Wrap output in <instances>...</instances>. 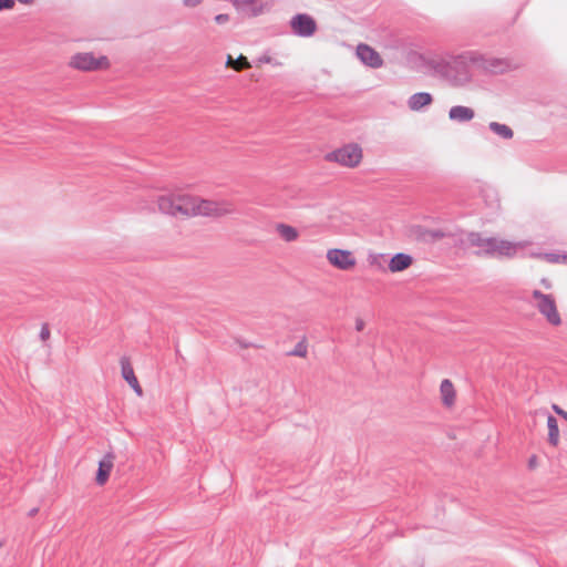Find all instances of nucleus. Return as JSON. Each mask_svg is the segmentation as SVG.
<instances>
[{
	"instance_id": "obj_1",
	"label": "nucleus",
	"mask_w": 567,
	"mask_h": 567,
	"mask_svg": "<svg viewBox=\"0 0 567 567\" xmlns=\"http://www.w3.org/2000/svg\"><path fill=\"white\" fill-rule=\"evenodd\" d=\"M158 209L172 216L221 217L235 213V206L228 200H208L190 195L159 196Z\"/></svg>"
},
{
	"instance_id": "obj_2",
	"label": "nucleus",
	"mask_w": 567,
	"mask_h": 567,
	"mask_svg": "<svg viewBox=\"0 0 567 567\" xmlns=\"http://www.w3.org/2000/svg\"><path fill=\"white\" fill-rule=\"evenodd\" d=\"M461 245L464 247H477L475 252L477 256H486L492 258L514 257L519 248L523 246L518 243H513L496 237H484L481 233H467L464 239H461Z\"/></svg>"
},
{
	"instance_id": "obj_3",
	"label": "nucleus",
	"mask_w": 567,
	"mask_h": 567,
	"mask_svg": "<svg viewBox=\"0 0 567 567\" xmlns=\"http://www.w3.org/2000/svg\"><path fill=\"white\" fill-rule=\"evenodd\" d=\"M473 52L440 60L433 63V70L453 86H464L472 80L471 66Z\"/></svg>"
},
{
	"instance_id": "obj_4",
	"label": "nucleus",
	"mask_w": 567,
	"mask_h": 567,
	"mask_svg": "<svg viewBox=\"0 0 567 567\" xmlns=\"http://www.w3.org/2000/svg\"><path fill=\"white\" fill-rule=\"evenodd\" d=\"M533 298L537 300L536 307L538 311L546 317L549 323L554 326L560 324V316L557 311L555 300L550 295L534 290Z\"/></svg>"
},
{
	"instance_id": "obj_5",
	"label": "nucleus",
	"mask_w": 567,
	"mask_h": 567,
	"mask_svg": "<svg viewBox=\"0 0 567 567\" xmlns=\"http://www.w3.org/2000/svg\"><path fill=\"white\" fill-rule=\"evenodd\" d=\"M361 158L362 150L355 144L346 145L328 155V159L348 167L357 166Z\"/></svg>"
},
{
	"instance_id": "obj_6",
	"label": "nucleus",
	"mask_w": 567,
	"mask_h": 567,
	"mask_svg": "<svg viewBox=\"0 0 567 567\" xmlns=\"http://www.w3.org/2000/svg\"><path fill=\"white\" fill-rule=\"evenodd\" d=\"M70 65L81 71H94L109 66L106 56L95 58L92 53H78L72 56Z\"/></svg>"
},
{
	"instance_id": "obj_7",
	"label": "nucleus",
	"mask_w": 567,
	"mask_h": 567,
	"mask_svg": "<svg viewBox=\"0 0 567 567\" xmlns=\"http://www.w3.org/2000/svg\"><path fill=\"white\" fill-rule=\"evenodd\" d=\"M290 27L299 37H311L317 31V23L312 17L306 13H298L290 20Z\"/></svg>"
},
{
	"instance_id": "obj_8",
	"label": "nucleus",
	"mask_w": 567,
	"mask_h": 567,
	"mask_svg": "<svg viewBox=\"0 0 567 567\" xmlns=\"http://www.w3.org/2000/svg\"><path fill=\"white\" fill-rule=\"evenodd\" d=\"M473 66L484 71V72H491V73H502L505 71L507 64L505 61L496 58H491L486 55H482L478 53L473 52L472 58Z\"/></svg>"
},
{
	"instance_id": "obj_9",
	"label": "nucleus",
	"mask_w": 567,
	"mask_h": 567,
	"mask_svg": "<svg viewBox=\"0 0 567 567\" xmlns=\"http://www.w3.org/2000/svg\"><path fill=\"white\" fill-rule=\"evenodd\" d=\"M327 259L333 267L340 270H349L357 264L351 251L337 248L327 251Z\"/></svg>"
},
{
	"instance_id": "obj_10",
	"label": "nucleus",
	"mask_w": 567,
	"mask_h": 567,
	"mask_svg": "<svg viewBox=\"0 0 567 567\" xmlns=\"http://www.w3.org/2000/svg\"><path fill=\"white\" fill-rule=\"evenodd\" d=\"M357 56L360 61L373 69H379L383 65L381 55L368 44H359L357 47Z\"/></svg>"
},
{
	"instance_id": "obj_11",
	"label": "nucleus",
	"mask_w": 567,
	"mask_h": 567,
	"mask_svg": "<svg viewBox=\"0 0 567 567\" xmlns=\"http://www.w3.org/2000/svg\"><path fill=\"white\" fill-rule=\"evenodd\" d=\"M121 370L123 379L131 385V388L135 391L138 396L143 395V390L138 383L137 378L135 377L133 367L128 360V358L123 357L121 359Z\"/></svg>"
},
{
	"instance_id": "obj_12",
	"label": "nucleus",
	"mask_w": 567,
	"mask_h": 567,
	"mask_svg": "<svg viewBox=\"0 0 567 567\" xmlns=\"http://www.w3.org/2000/svg\"><path fill=\"white\" fill-rule=\"evenodd\" d=\"M270 7L268 1L262 0H240L241 11L249 17H257Z\"/></svg>"
},
{
	"instance_id": "obj_13",
	"label": "nucleus",
	"mask_w": 567,
	"mask_h": 567,
	"mask_svg": "<svg viewBox=\"0 0 567 567\" xmlns=\"http://www.w3.org/2000/svg\"><path fill=\"white\" fill-rule=\"evenodd\" d=\"M114 458V454L110 452L105 454V456L100 461L95 478L97 485H104L107 482L110 473L113 468Z\"/></svg>"
},
{
	"instance_id": "obj_14",
	"label": "nucleus",
	"mask_w": 567,
	"mask_h": 567,
	"mask_svg": "<svg viewBox=\"0 0 567 567\" xmlns=\"http://www.w3.org/2000/svg\"><path fill=\"white\" fill-rule=\"evenodd\" d=\"M475 112L473 109L463 105L452 106L449 111V117L451 121L458 123H466L474 118Z\"/></svg>"
},
{
	"instance_id": "obj_15",
	"label": "nucleus",
	"mask_w": 567,
	"mask_h": 567,
	"mask_svg": "<svg viewBox=\"0 0 567 567\" xmlns=\"http://www.w3.org/2000/svg\"><path fill=\"white\" fill-rule=\"evenodd\" d=\"M433 97L430 93L419 92L410 96L408 106L411 111H420L421 109L432 104Z\"/></svg>"
},
{
	"instance_id": "obj_16",
	"label": "nucleus",
	"mask_w": 567,
	"mask_h": 567,
	"mask_svg": "<svg viewBox=\"0 0 567 567\" xmlns=\"http://www.w3.org/2000/svg\"><path fill=\"white\" fill-rule=\"evenodd\" d=\"M413 262V259L410 255L399 252L395 254L390 262H389V269L392 272H399L408 269Z\"/></svg>"
},
{
	"instance_id": "obj_17",
	"label": "nucleus",
	"mask_w": 567,
	"mask_h": 567,
	"mask_svg": "<svg viewBox=\"0 0 567 567\" xmlns=\"http://www.w3.org/2000/svg\"><path fill=\"white\" fill-rule=\"evenodd\" d=\"M440 392L443 404L451 408L455 403V390L453 383L449 379H444L441 382Z\"/></svg>"
},
{
	"instance_id": "obj_18",
	"label": "nucleus",
	"mask_w": 567,
	"mask_h": 567,
	"mask_svg": "<svg viewBox=\"0 0 567 567\" xmlns=\"http://www.w3.org/2000/svg\"><path fill=\"white\" fill-rule=\"evenodd\" d=\"M488 128L491 132H493L496 136L504 141H509L514 137V131L512 127H509L506 124H502L498 122H489Z\"/></svg>"
},
{
	"instance_id": "obj_19",
	"label": "nucleus",
	"mask_w": 567,
	"mask_h": 567,
	"mask_svg": "<svg viewBox=\"0 0 567 567\" xmlns=\"http://www.w3.org/2000/svg\"><path fill=\"white\" fill-rule=\"evenodd\" d=\"M276 231L287 243L295 241L299 237V231L295 227L282 223L276 225Z\"/></svg>"
},
{
	"instance_id": "obj_20",
	"label": "nucleus",
	"mask_w": 567,
	"mask_h": 567,
	"mask_svg": "<svg viewBox=\"0 0 567 567\" xmlns=\"http://www.w3.org/2000/svg\"><path fill=\"white\" fill-rule=\"evenodd\" d=\"M547 427H548V443L553 446H557L559 443V429L558 422L556 417L549 415L547 417Z\"/></svg>"
},
{
	"instance_id": "obj_21",
	"label": "nucleus",
	"mask_w": 567,
	"mask_h": 567,
	"mask_svg": "<svg viewBox=\"0 0 567 567\" xmlns=\"http://www.w3.org/2000/svg\"><path fill=\"white\" fill-rule=\"evenodd\" d=\"M226 65L236 71L247 70L250 68L249 61L243 54H240L236 60L231 55H228Z\"/></svg>"
},
{
	"instance_id": "obj_22",
	"label": "nucleus",
	"mask_w": 567,
	"mask_h": 567,
	"mask_svg": "<svg viewBox=\"0 0 567 567\" xmlns=\"http://www.w3.org/2000/svg\"><path fill=\"white\" fill-rule=\"evenodd\" d=\"M427 233L429 228L423 226H413L410 229V235L417 241L427 244Z\"/></svg>"
},
{
	"instance_id": "obj_23",
	"label": "nucleus",
	"mask_w": 567,
	"mask_h": 567,
	"mask_svg": "<svg viewBox=\"0 0 567 567\" xmlns=\"http://www.w3.org/2000/svg\"><path fill=\"white\" fill-rule=\"evenodd\" d=\"M451 234L447 231H444L442 229H429L427 233V244H433L435 241H439L445 237H450Z\"/></svg>"
},
{
	"instance_id": "obj_24",
	"label": "nucleus",
	"mask_w": 567,
	"mask_h": 567,
	"mask_svg": "<svg viewBox=\"0 0 567 567\" xmlns=\"http://www.w3.org/2000/svg\"><path fill=\"white\" fill-rule=\"evenodd\" d=\"M289 354L305 358L307 355V346L303 342H299Z\"/></svg>"
},
{
	"instance_id": "obj_25",
	"label": "nucleus",
	"mask_w": 567,
	"mask_h": 567,
	"mask_svg": "<svg viewBox=\"0 0 567 567\" xmlns=\"http://www.w3.org/2000/svg\"><path fill=\"white\" fill-rule=\"evenodd\" d=\"M50 328H49V324L48 323H43L42 327H41V331H40V339L42 341H47L49 340L50 338Z\"/></svg>"
},
{
	"instance_id": "obj_26",
	"label": "nucleus",
	"mask_w": 567,
	"mask_h": 567,
	"mask_svg": "<svg viewBox=\"0 0 567 567\" xmlns=\"http://www.w3.org/2000/svg\"><path fill=\"white\" fill-rule=\"evenodd\" d=\"M14 4V0H0V11L12 9Z\"/></svg>"
},
{
	"instance_id": "obj_27",
	"label": "nucleus",
	"mask_w": 567,
	"mask_h": 567,
	"mask_svg": "<svg viewBox=\"0 0 567 567\" xmlns=\"http://www.w3.org/2000/svg\"><path fill=\"white\" fill-rule=\"evenodd\" d=\"M258 62H259V63H272V64H274V65H276V66L281 65V63H280V62L274 61V59H272L271 56L266 55V54H265V55H262V56H260V58L258 59Z\"/></svg>"
},
{
	"instance_id": "obj_28",
	"label": "nucleus",
	"mask_w": 567,
	"mask_h": 567,
	"mask_svg": "<svg viewBox=\"0 0 567 567\" xmlns=\"http://www.w3.org/2000/svg\"><path fill=\"white\" fill-rule=\"evenodd\" d=\"M204 0H182L186 8H196L203 3Z\"/></svg>"
},
{
	"instance_id": "obj_29",
	"label": "nucleus",
	"mask_w": 567,
	"mask_h": 567,
	"mask_svg": "<svg viewBox=\"0 0 567 567\" xmlns=\"http://www.w3.org/2000/svg\"><path fill=\"white\" fill-rule=\"evenodd\" d=\"M215 21L218 24H224L229 21V16L226 13H219L215 17Z\"/></svg>"
},
{
	"instance_id": "obj_30",
	"label": "nucleus",
	"mask_w": 567,
	"mask_h": 567,
	"mask_svg": "<svg viewBox=\"0 0 567 567\" xmlns=\"http://www.w3.org/2000/svg\"><path fill=\"white\" fill-rule=\"evenodd\" d=\"M551 409H553V411H554L556 414H558V415H560L561 417H564L565 420H567V412H566V411H564L559 405H557V404H553V405H551Z\"/></svg>"
},
{
	"instance_id": "obj_31",
	"label": "nucleus",
	"mask_w": 567,
	"mask_h": 567,
	"mask_svg": "<svg viewBox=\"0 0 567 567\" xmlns=\"http://www.w3.org/2000/svg\"><path fill=\"white\" fill-rule=\"evenodd\" d=\"M364 321L361 319V318H357L355 320V330L357 331H362L364 329Z\"/></svg>"
},
{
	"instance_id": "obj_32",
	"label": "nucleus",
	"mask_w": 567,
	"mask_h": 567,
	"mask_svg": "<svg viewBox=\"0 0 567 567\" xmlns=\"http://www.w3.org/2000/svg\"><path fill=\"white\" fill-rule=\"evenodd\" d=\"M537 465V457L536 455H533L529 460H528V467L529 468H535Z\"/></svg>"
},
{
	"instance_id": "obj_33",
	"label": "nucleus",
	"mask_w": 567,
	"mask_h": 567,
	"mask_svg": "<svg viewBox=\"0 0 567 567\" xmlns=\"http://www.w3.org/2000/svg\"><path fill=\"white\" fill-rule=\"evenodd\" d=\"M38 508H32L30 512H29V516L30 517H33L37 513H38Z\"/></svg>"
},
{
	"instance_id": "obj_34",
	"label": "nucleus",
	"mask_w": 567,
	"mask_h": 567,
	"mask_svg": "<svg viewBox=\"0 0 567 567\" xmlns=\"http://www.w3.org/2000/svg\"><path fill=\"white\" fill-rule=\"evenodd\" d=\"M19 2H21V3H31L32 0H19Z\"/></svg>"
}]
</instances>
